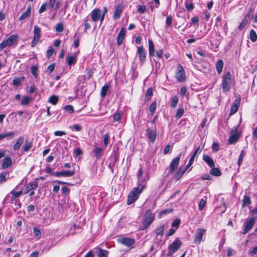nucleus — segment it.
Masks as SVG:
<instances>
[{
  "label": "nucleus",
  "mask_w": 257,
  "mask_h": 257,
  "mask_svg": "<svg viewBox=\"0 0 257 257\" xmlns=\"http://www.w3.org/2000/svg\"><path fill=\"white\" fill-rule=\"evenodd\" d=\"M145 188V185H143L141 186V189H140L139 187L134 188L133 190L130 192L128 195L127 204L128 205H131L135 201H136L138 199L141 193Z\"/></svg>",
  "instance_id": "1"
},
{
  "label": "nucleus",
  "mask_w": 257,
  "mask_h": 257,
  "mask_svg": "<svg viewBox=\"0 0 257 257\" xmlns=\"http://www.w3.org/2000/svg\"><path fill=\"white\" fill-rule=\"evenodd\" d=\"M154 216L155 215L152 213L151 209L147 210L144 215L142 225L140 227L139 229L144 230L147 229L153 222L154 219Z\"/></svg>",
  "instance_id": "2"
},
{
  "label": "nucleus",
  "mask_w": 257,
  "mask_h": 257,
  "mask_svg": "<svg viewBox=\"0 0 257 257\" xmlns=\"http://www.w3.org/2000/svg\"><path fill=\"white\" fill-rule=\"evenodd\" d=\"M181 245V241L179 238H177L171 244L169 245L167 256L169 257L172 255L179 249Z\"/></svg>",
  "instance_id": "3"
},
{
  "label": "nucleus",
  "mask_w": 257,
  "mask_h": 257,
  "mask_svg": "<svg viewBox=\"0 0 257 257\" xmlns=\"http://www.w3.org/2000/svg\"><path fill=\"white\" fill-rule=\"evenodd\" d=\"M231 75L229 72L224 74L222 77V90L224 92L228 91L230 89Z\"/></svg>",
  "instance_id": "4"
},
{
  "label": "nucleus",
  "mask_w": 257,
  "mask_h": 257,
  "mask_svg": "<svg viewBox=\"0 0 257 257\" xmlns=\"http://www.w3.org/2000/svg\"><path fill=\"white\" fill-rule=\"evenodd\" d=\"M17 40V36L15 35H11L8 39L4 40L0 43V51L3 50L6 47L12 46Z\"/></svg>",
  "instance_id": "5"
},
{
  "label": "nucleus",
  "mask_w": 257,
  "mask_h": 257,
  "mask_svg": "<svg viewBox=\"0 0 257 257\" xmlns=\"http://www.w3.org/2000/svg\"><path fill=\"white\" fill-rule=\"evenodd\" d=\"M175 77L180 82H182L185 80L184 70L182 66L181 65H179L177 66V71L175 74Z\"/></svg>",
  "instance_id": "6"
},
{
  "label": "nucleus",
  "mask_w": 257,
  "mask_h": 257,
  "mask_svg": "<svg viewBox=\"0 0 257 257\" xmlns=\"http://www.w3.org/2000/svg\"><path fill=\"white\" fill-rule=\"evenodd\" d=\"M41 28L35 26L34 29V37L32 42V47H34L39 41L41 37Z\"/></svg>",
  "instance_id": "7"
},
{
  "label": "nucleus",
  "mask_w": 257,
  "mask_h": 257,
  "mask_svg": "<svg viewBox=\"0 0 257 257\" xmlns=\"http://www.w3.org/2000/svg\"><path fill=\"white\" fill-rule=\"evenodd\" d=\"M180 156L181 155H179L178 156L173 159V160L171 161L170 165L169 174H172L173 173H174L175 170L178 168L180 160Z\"/></svg>",
  "instance_id": "8"
},
{
  "label": "nucleus",
  "mask_w": 257,
  "mask_h": 257,
  "mask_svg": "<svg viewBox=\"0 0 257 257\" xmlns=\"http://www.w3.org/2000/svg\"><path fill=\"white\" fill-rule=\"evenodd\" d=\"M239 137L237 135V127H235L231 131L228 143L229 144H233L235 143L238 140Z\"/></svg>",
  "instance_id": "9"
},
{
  "label": "nucleus",
  "mask_w": 257,
  "mask_h": 257,
  "mask_svg": "<svg viewBox=\"0 0 257 257\" xmlns=\"http://www.w3.org/2000/svg\"><path fill=\"white\" fill-rule=\"evenodd\" d=\"M74 170H67L60 172H55L53 173V175L59 177H71L75 174Z\"/></svg>",
  "instance_id": "10"
},
{
  "label": "nucleus",
  "mask_w": 257,
  "mask_h": 257,
  "mask_svg": "<svg viewBox=\"0 0 257 257\" xmlns=\"http://www.w3.org/2000/svg\"><path fill=\"white\" fill-rule=\"evenodd\" d=\"M255 223V219L253 217L246 220V222L244 225V229L243 231V234H245L247 233L254 226Z\"/></svg>",
  "instance_id": "11"
},
{
  "label": "nucleus",
  "mask_w": 257,
  "mask_h": 257,
  "mask_svg": "<svg viewBox=\"0 0 257 257\" xmlns=\"http://www.w3.org/2000/svg\"><path fill=\"white\" fill-rule=\"evenodd\" d=\"M206 231L205 229L203 228L198 229L195 233L194 243L200 244L202 240V236L205 234Z\"/></svg>",
  "instance_id": "12"
},
{
  "label": "nucleus",
  "mask_w": 257,
  "mask_h": 257,
  "mask_svg": "<svg viewBox=\"0 0 257 257\" xmlns=\"http://www.w3.org/2000/svg\"><path fill=\"white\" fill-rule=\"evenodd\" d=\"M118 242L127 246L133 245L135 242L134 239L128 237H122L119 238L118 239Z\"/></svg>",
  "instance_id": "13"
},
{
  "label": "nucleus",
  "mask_w": 257,
  "mask_h": 257,
  "mask_svg": "<svg viewBox=\"0 0 257 257\" xmlns=\"http://www.w3.org/2000/svg\"><path fill=\"white\" fill-rule=\"evenodd\" d=\"M240 103V97L237 98L234 101L233 103L232 104L229 114L230 115H232L234 114L235 112L237 111V110L239 108Z\"/></svg>",
  "instance_id": "14"
},
{
  "label": "nucleus",
  "mask_w": 257,
  "mask_h": 257,
  "mask_svg": "<svg viewBox=\"0 0 257 257\" xmlns=\"http://www.w3.org/2000/svg\"><path fill=\"white\" fill-rule=\"evenodd\" d=\"M137 54H138L140 61L142 63H144L146 60V53L143 46L138 47Z\"/></svg>",
  "instance_id": "15"
},
{
  "label": "nucleus",
  "mask_w": 257,
  "mask_h": 257,
  "mask_svg": "<svg viewBox=\"0 0 257 257\" xmlns=\"http://www.w3.org/2000/svg\"><path fill=\"white\" fill-rule=\"evenodd\" d=\"M38 183L36 181L29 183L26 186L24 194H27L31 191L35 190L38 187Z\"/></svg>",
  "instance_id": "16"
},
{
  "label": "nucleus",
  "mask_w": 257,
  "mask_h": 257,
  "mask_svg": "<svg viewBox=\"0 0 257 257\" xmlns=\"http://www.w3.org/2000/svg\"><path fill=\"white\" fill-rule=\"evenodd\" d=\"M147 135L152 143H154L155 141L157 136V133L155 130H151L148 127L147 129Z\"/></svg>",
  "instance_id": "17"
},
{
  "label": "nucleus",
  "mask_w": 257,
  "mask_h": 257,
  "mask_svg": "<svg viewBox=\"0 0 257 257\" xmlns=\"http://www.w3.org/2000/svg\"><path fill=\"white\" fill-rule=\"evenodd\" d=\"M101 10L99 9H96L92 11L91 12V18L92 20L94 22L97 21L101 16Z\"/></svg>",
  "instance_id": "18"
},
{
  "label": "nucleus",
  "mask_w": 257,
  "mask_h": 257,
  "mask_svg": "<svg viewBox=\"0 0 257 257\" xmlns=\"http://www.w3.org/2000/svg\"><path fill=\"white\" fill-rule=\"evenodd\" d=\"M125 32H126L124 28H122L120 29V31L119 32L117 37V43L118 45H120L122 44L123 40L124 38Z\"/></svg>",
  "instance_id": "19"
},
{
  "label": "nucleus",
  "mask_w": 257,
  "mask_h": 257,
  "mask_svg": "<svg viewBox=\"0 0 257 257\" xmlns=\"http://www.w3.org/2000/svg\"><path fill=\"white\" fill-rule=\"evenodd\" d=\"M24 137L23 136H21L20 137H19L16 142L15 143V144L14 145L13 148V150L14 151H18V150L20 149L21 145L23 144L24 143Z\"/></svg>",
  "instance_id": "20"
},
{
  "label": "nucleus",
  "mask_w": 257,
  "mask_h": 257,
  "mask_svg": "<svg viewBox=\"0 0 257 257\" xmlns=\"http://www.w3.org/2000/svg\"><path fill=\"white\" fill-rule=\"evenodd\" d=\"M12 163V161L11 158L7 156L4 158L3 160V163L2 164V167L3 169H5L10 167Z\"/></svg>",
  "instance_id": "21"
},
{
  "label": "nucleus",
  "mask_w": 257,
  "mask_h": 257,
  "mask_svg": "<svg viewBox=\"0 0 257 257\" xmlns=\"http://www.w3.org/2000/svg\"><path fill=\"white\" fill-rule=\"evenodd\" d=\"M122 10L123 6L121 5H118L115 6V12L113 16L114 19H117L120 17Z\"/></svg>",
  "instance_id": "22"
},
{
  "label": "nucleus",
  "mask_w": 257,
  "mask_h": 257,
  "mask_svg": "<svg viewBox=\"0 0 257 257\" xmlns=\"http://www.w3.org/2000/svg\"><path fill=\"white\" fill-rule=\"evenodd\" d=\"M203 161L210 167H214V163L213 159L207 155H204L203 156Z\"/></svg>",
  "instance_id": "23"
},
{
  "label": "nucleus",
  "mask_w": 257,
  "mask_h": 257,
  "mask_svg": "<svg viewBox=\"0 0 257 257\" xmlns=\"http://www.w3.org/2000/svg\"><path fill=\"white\" fill-rule=\"evenodd\" d=\"M31 12V6H29L27 9V10L25 12H24L19 17V20L21 21L27 19L30 16Z\"/></svg>",
  "instance_id": "24"
},
{
  "label": "nucleus",
  "mask_w": 257,
  "mask_h": 257,
  "mask_svg": "<svg viewBox=\"0 0 257 257\" xmlns=\"http://www.w3.org/2000/svg\"><path fill=\"white\" fill-rule=\"evenodd\" d=\"M185 172V169L180 167L175 173L174 175V179L176 181H178L183 176Z\"/></svg>",
  "instance_id": "25"
},
{
  "label": "nucleus",
  "mask_w": 257,
  "mask_h": 257,
  "mask_svg": "<svg viewBox=\"0 0 257 257\" xmlns=\"http://www.w3.org/2000/svg\"><path fill=\"white\" fill-rule=\"evenodd\" d=\"M1 134L2 140L5 138H7V140L12 139L15 136V134L13 132H10L8 133H4Z\"/></svg>",
  "instance_id": "26"
},
{
  "label": "nucleus",
  "mask_w": 257,
  "mask_h": 257,
  "mask_svg": "<svg viewBox=\"0 0 257 257\" xmlns=\"http://www.w3.org/2000/svg\"><path fill=\"white\" fill-rule=\"evenodd\" d=\"M95 158L97 160H99L103 155V151L100 148H96L93 150Z\"/></svg>",
  "instance_id": "27"
},
{
  "label": "nucleus",
  "mask_w": 257,
  "mask_h": 257,
  "mask_svg": "<svg viewBox=\"0 0 257 257\" xmlns=\"http://www.w3.org/2000/svg\"><path fill=\"white\" fill-rule=\"evenodd\" d=\"M76 57L75 56H68L66 57V62L69 66L74 64L76 62Z\"/></svg>",
  "instance_id": "28"
},
{
  "label": "nucleus",
  "mask_w": 257,
  "mask_h": 257,
  "mask_svg": "<svg viewBox=\"0 0 257 257\" xmlns=\"http://www.w3.org/2000/svg\"><path fill=\"white\" fill-rule=\"evenodd\" d=\"M223 62L222 60H218L216 64V69L218 74H220L222 71Z\"/></svg>",
  "instance_id": "29"
},
{
  "label": "nucleus",
  "mask_w": 257,
  "mask_h": 257,
  "mask_svg": "<svg viewBox=\"0 0 257 257\" xmlns=\"http://www.w3.org/2000/svg\"><path fill=\"white\" fill-rule=\"evenodd\" d=\"M165 229V226L164 225H161L159 227H158L155 230L156 234L157 235L159 236H163L164 234V231Z\"/></svg>",
  "instance_id": "30"
},
{
  "label": "nucleus",
  "mask_w": 257,
  "mask_h": 257,
  "mask_svg": "<svg viewBox=\"0 0 257 257\" xmlns=\"http://www.w3.org/2000/svg\"><path fill=\"white\" fill-rule=\"evenodd\" d=\"M149 55L150 56H153L155 54L154 45L152 40H149Z\"/></svg>",
  "instance_id": "31"
},
{
  "label": "nucleus",
  "mask_w": 257,
  "mask_h": 257,
  "mask_svg": "<svg viewBox=\"0 0 257 257\" xmlns=\"http://www.w3.org/2000/svg\"><path fill=\"white\" fill-rule=\"evenodd\" d=\"M33 143L31 141H26L24 146L22 147L23 151L25 152H28L32 147Z\"/></svg>",
  "instance_id": "32"
},
{
  "label": "nucleus",
  "mask_w": 257,
  "mask_h": 257,
  "mask_svg": "<svg viewBox=\"0 0 257 257\" xmlns=\"http://www.w3.org/2000/svg\"><path fill=\"white\" fill-rule=\"evenodd\" d=\"M153 89L152 88H149L147 89L146 91L145 97V101H148L151 98L152 96H153Z\"/></svg>",
  "instance_id": "33"
},
{
  "label": "nucleus",
  "mask_w": 257,
  "mask_h": 257,
  "mask_svg": "<svg viewBox=\"0 0 257 257\" xmlns=\"http://www.w3.org/2000/svg\"><path fill=\"white\" fill-rule=\"evenodd\" d=\"M210 174L214 176H219L221 175V172L218 168L213 167L210 171Z\"/></svg>",
  "instance_id": "34"
},
{
  "label": "nucleus",
  "mask_w": 257,
  "mask_h": 257,
  "mask_svg": "<svg viewBox=\"0 0 257 257\" xmlns=\"http://www.w3.org/2000/svg\"><path fill=\"white\" fill-rule=\"evenodd\" d=\"M109 85H105L101 88L100 95L102 97H104L106 96L109 90Z\"/></svg>",
  "instance_id": "35"
},
{
  "label": "nucleus",
  "mask_w": 257,
  "mask_h": 257,
  "mask_svg": "<svg viewBox=\"0 0 257 257\" xmlns=\"http://www.w3.org/2000/svg\"><path fill=\"white\" fill-rule=\"evenodd\" d=\"M249 38L252 42H254L257 40V35L253 30H251L249 33Z\"/></svg>",
  "instance_id": "36"
},
{
  "label": "nucleus",
  "mask_w": 257,
  "mask_h": 257,
  "mask_svg": "<svg viewBox=\"0 0 257 257\" xmlns=\"http://www.w3.org/2000/svg\"><path fill=\"white\" fill-rule=\"evenodd\" d=\"M58 99L59 98L57 96L53 95L49 97L48 101L52 104L55 105L58 102Z\"/></svg>",
  "instance_id": "37"
},
{
  "label": "nucleus",
  "mask_w": 257,
  "mask_h": 257,
  "mask_svg": "<svg viewBox=\"0 0 257 257\" xmlns=\"http://www.w3.org/2000/svg\"><path fill=\"white\" fill-rule=\"evenodd\" d=\"M99 252L98 254V257H107L108 251L106 250L102 249L101 248L98 249Z\"/></svg>",
  "instance_id": "38"
},
{
  "label": "nucleus",
  "mask_w": 257,
  "mask_h": 257,
  "mask_svg": "<svg viewBox=\"0 0 257 257\" xmlns=\"http://www.w3.org/2000/svg\"><path fill=\"white\" fill-rule=\"evenodd\" d=\"M243 204L242 206L244 207L247 205H249L251 203L250 199L249 196L245 195L243 197V199L242 200Z\"/></svg>",
  "instance_id": "39"
},
{
  "label": "nucleus",
  "mask_w": 257,
  "mask_h": 257,
  "mask_svg": "<svg viewBox=\"0 0 257 257\" xmlns=\"http://www.w3.org/2000/svg\"><path fill=\"white\" fill-rule=\"evenodd\" d=\"M69 128L72 131L80 132L82 130V126L79 124H74L73 125L70 126Z\"/></svg>",
  "instance_id": "40"
},
{
  "label": "nucleus",
  "mask_w": 257,
  "mask_h": 257,
  "mask_svg": "<svg viewBox=\"0 0 257 257\" xmlns=\"http://www.w3.org/2000/svg\"><path fill=\"white\" fill-rule=\"evenodd\" d=\"M30 98L29 96H23L21 100V104L26 105L30 103Z\"/></svg>",
  "instance_id": "41"
},
{
  "label": "nucleus",
  "mask_w": 257,
  "mask_h": 257,
  "mask_svg": "<svg viewBox=\"0 0 257 257\" xmlns=\"http://www.w3.org/2000/svg\"><path fill=\"white\" fill-rule=\"evenodd\" d=\"M206 198L205 197L200 200L198 206L199 210H202L203 209L206 205Z\"/></svg>",
  "instance_id": "42"
},
{
  "label": "nucleus",
  "mask_w": 257,
  "mask_h": 257,
  "mask_svg": "<svg viewBox=\"0 0 257 257\" xmlns=\"http://www.w3.org/2000/svg\"><path fill=\"white\" fill-rule=\"evenodd\" d=\"M156 107H157V102L156 101H153L152 103V104H151L150 108H149L150 112L151 113V114H153L154 113L156 109Z\"/></svg>",
  "instance_id": "43"
},
{
  "label": "nucleus",
  "mask_w": 257,
  "mask_h": 257,
  "mask_svg": "<svg viewBox=\"0 0 257 257\" xmlns=\"http://www.w3.org/2000/svg\"><path fill=\"white\" fill-rule=\"evenodd\" d=\"M184 112V108L182 107L179 108L177 111L176 117L178 119L180 118L183 115Z\"/></svg>",
  "instance_id": "44"
},
{
  "label": "nucleus",
  "mask_w": 257,
  "mask_h": 257,
  "mask_svg": "<svg viewBox=\"0 0 257 257\" xmlns=\"http://www.w3.org/2000/svg\"><path fill=\"white\" fill-rule=\"evenodd\" d=\"M109 135L108 134V133H106L105 134H104L103 136V144H104V145L105 147H106L108 143V141L109 140Z\"/></svg>",
  "instance_id": "45"
},
{
  "label": "nucleus",
  "mask_w": 257,
  "mask_h": 257,
  "mask_svg": "<svg viewBox=\"0 0 257 257\" xmlns=\"http://www.w3.org/2000/svg\"><path fill=\"white\" fill-rule=\"evenodd\" d=\"M244 155L245 152L244 150H242L239 155L238 160L237 162V165H238V166H240L241 165Z\"/></svg>",
  "instance_id": "46"
},
{
  "label": "nucleus",
  "mask_w": 257,
  "mask_h": 257,
  "mask_svg": "<svg viewBox=\"0 0 257 257\" xmlns=\"http://www.w3.org/2000/svg\"><path fill=\"white\" fill-rule=\"evenodd\" d=\"M185 7L188 11H191L194 8L193 4L188 1L185 2Z\"/></svg>",
  "instance_id": "47"
},
{
  "label": "nucleus",
  "mask_w": 257,
  "mask_h": 257,
  "mask_svg": "<svg viewBox=\"0 0 257 257\" xmlns=\"http://www.w3.org/2000/svg\"><path fill=\"white\" fill-rule=\"evenodd\" d=\"M23 193L22 191H20L18 192L15 191L14 190H12L11 192V194L12 195L14 198H16L20 197Z\"/></svg>",
  "instance_id": "48"
},
{
  "label": "nucleus",
  "mask_w": 257,
  "mask_h": 257,
  "mask_svg": "<svg viewBox=\"0 0 257 257\" xmlns=\"http://www.w3.org/2000/svg\"><path fill=\"white\" fill-rule=\"evenodd\" d=\"M33 232L36 236H37L38 238H40L41 232L38 228L36 227H33Z\"/></svg>",
  "instance_id": "49"
},
{
  "label": "nucleus",
  "mask_w": 257,
  "mask_h": 257,
  "mask_svg": "<svg viewBox=\"0 0 257 257\" xmlns=\"http://www.w3.org/2000/svg\"><path fill=\"white\" fill-rule=\"evenodd\" d=\"M179 99L177 96H174L172 99L171 106L173 107H175L178 102Z\"/></svg>",
  "instance_id": "50"
},
{
  "label": "nucleus",
  "mask_w": 257,
  "mask_h": 257,
  "mask_svg": "<svg viewBox=\"0 0 257 257\" xmlns=\"http://www.w3.org/2000/svg\"><path fill=\"white\" fill-rule=\"evenodd\" d=\"M181 220L180 219H175L172 223V226L173 227H176V228L179 227Z\"/></svg>",
  "instance_id": "51"
},
{
  "label": "nucleus",
  "mask_w": 257,
  "mask_h": 257,
  "mask_svg": "<svg viewBox=\"0 0 257 257\" xmlns=\"http://www.w3.org/2000/svg\"><path fill=\"white\" fill-rule=\"evenodd\" d=\"M138 11L140 14H144L146 11V7L145 5H139L138 8Z\"/></svg>",
  "instance_id": "52"
},
{
  "label": "nucleus",
  "mask_w": 257,
  "mask_h": 257,
  "mask_svg": "<svg viewBox=\"0 0 257 257\" xmlns=\"http://www.w3.org/2000/svg\"><path fill=\"white\" fill-rule=\"evenodd\" d=\"M31 73L36 78L37 76L38 68L36 66H32L31 68Z\"/></svg>",
  "instance_id": "53"
},
{
  "label": "nucleus",
  "mask_w": 257,
  "mask_h": 257,
  "mask_svg": "<svg viewBox=\"0 0 257 257\" xmlns=\"http://www.w3.org/2000/svg\"><path fill=\"white\" fill-rule=\"evenodd\" d=\"M64 109L69 113H72L74 111L73 107L71 105H66L64 107Z\"/></svg>",
  "instance_id": "54"
},
{
  "label": "nucleus",
  "mask_w": 257,
  "mask_h": 257,
  "mask_svg": "<svg viewBox=\"0 0 257 257\" xmlns=\"http://www.w3.org/2000/svg\"><path fill=\"white\" fill-rule=\"evenodd\" d=\"M120 118V114L118 112H116L113 115V121L116 122L119 120Z\"/></svg>",
  "instance_id": "55"
},
{
  "label": "nucleus",
  "mask_w": 257,
  "mask_h": 257,
  "mask_svg": "<svg viewBox=\"0 0 257 257\" xmlns=\"http://www.w3.org/2000/svg\"><path fill=\"white\" fill-rule=\"evenodd\" d=\"M246 24H247V20L243 19L238 27V30H241L243 28H244L245 27Z\"/></svg>",
  "instance_id": "56"
},
{
  "label": "nucleus",
  "mask_w": 257,
  "mask_h": 257,
  "mask_svg": "<svg viewBox=\"0 0 257 257\" xmlns=\"http://www.w3.org/2000/svg\"><path fill=\"white\" fill-rule=\"evenodd\" d=\"M64 30L63 25L61 23H59L56 25V31L58 32H62Z\"/></svg>",
  "instance_id": "57"
},
{
  "label": "nucleus",
  "mask_w": 257,
  "mask_h": 257,
  "mask_svg": "<svg viewBox=\"0 0 257 257\" xmlns=\"http://www.w3.org/2000/svg\"><path fill=\"white\" fill-rule=\"evenodd\" d=\"M21 83V79L20 78H15L13 81V84L15 86H19Z\"/></svg>",
  "instance_id": "58"
},
{
  "label": "nucleus",
  "mask_w": 257,
  "mask_h": 257,
  "mask_svg": "<svg viewBox=\"0 0 257 257\" xmlns=\"http://www.w3.org/2000/svg\"><path fill=\"white\" fill-rule=\"evenodd\" d=\"M61 191L62 193L65 195L67 196L69 194V189L67 187H63L62 188Z\"/></svg>",
  "instance_id": "59"
},
{
  "label": "nucleus",
  "mask_w": 257,
  "mask_h": 257,
  "mask_svg": "<svg viewBox=\"0 0 257 257\" xmlns=\"http://www.w3.org/2000/svg\"><path fill=\"white\" fill-rule=\"evenodd\" d=\"M47 6V3L43 4L39 10V13L41 14L46 11Z\"/></svg>",
  "instance_id": "60"
},
{
  "label": "nucleus",
  "mask_w": 257,
  "mask_h": 257,
  "mask_svg": "<svg viewBox=\"0 0 257 257\" xmlns=\"http://www.w3.org/2000/svg\"><path fill=\"white\" fill-rule=\"evenodd\" d=\"M7 174L6 172H3L1 174V175H0V182H4L6 181V177Z\"/></svg>",
  "instance_id": "61"
},
{
  "label": "nucleus",
  "mask_w": 257,
  "mask_h": 257,
  "mask_svg": "<svg viewBox=\"0 0 257 257\" xmlns=\"http://www.w3.org/2000/svg\"><path fill=\"white\" fill-rule=\"evenodd\" d=\"M256 253H257V246L254 247L251 250H250L248 252V254L251 256H253Z\"/></svg>",
  "instance_id": "62"
},
{
  "label": "nucleus",
  "mask_w": 257,
  "mask_h": 257,
  "mask_svg": "<svg viewBox=\"0 0 257 257\" xmlns=\"http://www.w3.org/2000/svg\"><path fill=\"white\" fill-rule=\"evenodd\" d=\"M172 18L171 16H169L167 17V19H166V25L167 26H171V25H172Z\"/></svg>",
  "instance_id": "63"
},
{
  "label": "nucleus",
  "mask_w": 257,
  "mask_h": 257,
  "mask_svg": "<svg viewBox=\"0 0 257 257\" xmlns=\"http://www.w3.org/2000/svg\"><path fill=\"white\" fill-rule=\"evenodd\" d=\"M56 3V0H49V4H48V8L49 9H52Z\"/></svg>",
  "instance_id": "64"
}]
</instances>
